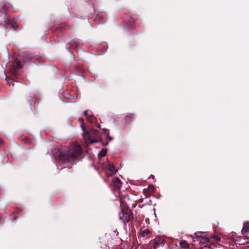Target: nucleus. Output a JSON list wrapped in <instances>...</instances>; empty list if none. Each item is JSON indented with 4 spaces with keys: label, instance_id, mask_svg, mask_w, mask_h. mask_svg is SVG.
<instances>
[{
    "label": "nucleus",
    "instance_id": "obj_1",
    "mask_svg": "<svg viewBox=\"0 0 249 249\" xmlns=\"http://www.w3.org/2000/svg\"><path fill=\"white\" fill-rule=\"evenodd\" d=\"M52 152L57 160L69 163L71 159L76 160L80 158L82 150L80 145L73 143L69 147L59 145L52 149Z\"/></svg>",
    "mask_w": 249,
    "mask_h": 249
},
{
    "label": "nucleus",
    "instance_id": "obj_2",
    "mask_svg": "<svg viewBox=\"0 0 249 249\" xmlns=\"http://www.w3.org/2000/svg\"><path fill=\"white\" fill-rule=\"evenodd\" d=\"M124 202L126 205V209H122L119 216L120 219L125 224L133 218V216L131 210L130 209L129 204L127 203L126 200H124Z\"/></svg>",
    "mask_w": 249,
    "mask_h": 249
},
{
    "label": "nucleus",
    "instance_id": "obj_3",
    "mask_svg": "<svg viewBox=\"0 0 249 249\" xmlns=\"http://www.w3.org/2000/svg\"><path fill=\"white\" fill-rule=\"evenodd\" d=\"M99 137V132L93 128L91 129L89 131L84 133V138L88 139L91 143L97 142H98V138Z\"/></svg>",
    "mask_w": 249,
    "mask_h": 249
},
{
    "label": "nucleus",
    "instance_id": "obj_4",
    "mask_svg": "<svg viewBox=\"0 0 249 249\" xmlns=\"http://www.w3.org/2000/svg\"><path fill=\"white\" fill-rule=\"evenodd\" d=\"M195 236L196 240H193L194 242L198 241L199 243L205 244L209 241V237L205 232L197 231L195 233Z\"/></svg>",
    "mask_w": 249,
    "mask_h": 249
},
{
    "label": "nucleus",
    "instance_id": "obj_5",
    "mask_svg": "<svg viewBox=\"0 0 249 249\" xmlns=\"http://www.w3.org/2000/svg\"><path fill=\"white\" fill-rule=\"evenodd\" d=\"M165 243V240L162 237L157 236L153 241V247L154 249H157L160 247H163Z\"/></svg>",
    "mask_w": 249,
    "mask_h": 249
},
{
    "label": "nucleus",
    "instance_id": "obj_6",
    "mask_svg": "<svg viewBox=\"0 0 249 249\" xmlns=\"http://www.w3.org/2000/svg\"><path fill=\"white\" fill-rule=\"evenodd\" d=\"M122 182L118 178H114L112 179L111 186L114 189L119 190L122 186Z\"/></svg>",
    "mask_w": 249,
    "mask_h": 249
},
{
    "label": "nucleus",
    "instance_id": "obj_7",
    "mask_svg": "<svg viewBox=\"0 0 249 249\" xmlns=\"http://www.w3.org/2000/svg\"><path fill=\"white\" fill-rule=\"evenodd\" d=\"M105 167L107 170L110 172V173L109 174V176H112L115 174L117 172V170L114 166L111 164L109 161H107L106 163Z\"/></svg>",
    "mask_w": 249,
    "mask_h": 249
},
{
    "label": "nucleus",
    "instance_id": "obj_8",
    "mask_svg": "<svg viewBox=\"0 0 249 249\" xmlns=\"http://www.w3.org/2000/svg\"><path fill=\"white\" fill-rule=\"evenodd\" d=\"M249 231V222H246L243 224L242 232L243 234H246Z\"/></svg>",
    "mask_w": 249,
    "mask_h": 249
},
{
    "label": "nucleus",
    "instance_id": "obj_9",
    "mask_svg": "<svg viewBox=\"0 0 249 249\" xmlns=\"http://www.w3.org/2000/svg\"><path fill=\"white\" fill-rule=\"evenodd\" d=\"M150 233V231L148 229H141L140 231V236L144 237L145 235H148Z\"/></svg>",
    "mask_w": 249,
    "mask_h": 249
},
{
    "label": "nucleus",
    "instance_id": "obj_10",
    "mask_svg": "<svg viewBox=\"0 0 249 249\" xmlns=\"http://www.w3.org/2000/svg\"><path fill=\"white\" fill-rule=\"evenodd\" d=\"M179 246L181 248L188 249L189 247V244L185 240H182L179 242Z\"/></svg>",
    "mask_w": 249,
    "mask_h": 249
},
{
    "label": "nucleus",
    "instance_id": "obj_11",
    "mask_svg": "<svg viewBox=\"0 0 249 249\" xmlns=\"http://www.w3.org/2000/svg\"><path fill=\"white\" fill-rule=\"evenodd\" d=\"M5 79L7 81V84L9 86H12L13 87L14 86V83H13V80L12 79L9 78H6Z\"/></svg>",
    "mask_w": 249,
    "mask_h": 249
},
{
    "label": "nucleus",
    "instance_id": "obj_12",
    "mask_svg": "<svg viewBox=\"0 0 249 249\" xmlns=\"http://www.w3.org/2000/svg\"><path fill=\"white\" fill-rule=\"evenodd\" d=\"M87 120L90 123H93L95 122V118L91 115H89L87 118Z\"/></svg>",
    "mask_w": 249,
    "mask_h": 249
},
{
    "label": "nucleus",
    "instance_id": "obj_13",
    "mask_svg": "<svg viewBox=\"0 0 249 249\" xmlns=\"http://www.w3.org/2000/svg\"><path fill=\"white\" fill-rule=\"evenodd\" d=\"M81 127L83 131V134L85 132H88L87 131H86V127H85V124H81Z\"/></svg>",
    "mask_w": 249,
    "mask_h": 249
},
{
    "label": "nucleus",
    "instance_id": "obj_14",
    "mask_svg": "<svg viewBox=\"0 0 249 249\" xmlns=\"http://www.w3.org/2000/svg\"><path fill=\"white\" fill-rule=\"evenodd\" d=\"M103 130L106 131V132H107V137L108 138V139H109L110 141L112 140V138L109 136V131H108V130L107 129H104Z\"/></svg>",
    "mask_w": 249,
    "mask_h": 249
},
{
    "label": "nucleus",
    "instance_id": "obj_15",
    "mask_svg": "<svg viewBox=\"0 0 249 249\" xmlns=\"http://www.w3.org/2000/svg\"><path fill=\"white\" fill-rule=\"evenodd\" d=\"M11 25L12 28H13L15 29H17V24L14 22H12Z\"/></svg>",
    "mask_w": 249,
    "mask_h": 249
},
{
    "label": "nucleus",
    "instance_id": "obj_16",
    "mask_svg": "<svg viewBox=\"0 0 249 249\" xmlns=\"http://www.w3.org/2000/svg\"><path fill=\"white\" fill-rule=\"evenodd\" d=\"M88 111L87 110L85 111L84 112V115L87 117V118H88V117H89V115L88 114Z\"/></svg>",
    "mask_w": 249,
    "mask_h": 249
},
{
    "label": "nucleus",
    "instance_id": "obj_17",
    "mask_svg": "<svg viewBox=\"0 0 249 249\" xmlns=\"http://www.w3.org/2000/svg\"><path fill=\"white\" fill-rule=\"evenodd\" d=\"M11 72H12L13 74L15 75V74H16L17 71H16V70H13V71L11 70Z\"/></svg>",
    "mask_w": 249,
    "mask_h": 249
},
{
    "label": "nucleus",
    "instance_id": "obj_18",
    "mask_svg": "<svg viewBox=\"0 0 249 249\" xmlns=\"http://www.w3.org/2000/svg\"><path fill=\"white\" fill-rule=\"evenodd\" d=\"M136 203H133V204H132V206L131 207H132V208H134V207H136Z\"/></svg>",
    "mask_w": 249,
    "mask_h": 249
},
{
    "label": "nucleus",
    "instance_id": "obj_19",
    "mask_svg": "<svg viewBox=\"0 0 249 249\" xmlns=\"http://www.w3.org/2000/svg\"><path fill=\"white\" fill-rule=\"evenodd\" d=\"M2 143H3L2 140L0 139V146H1L2 145Z\"/></svg>",
    "mask_w": 249,
    "mask_h": 249
},
{
    "label": "nucleus",
    "instance_id": "obj_20",
    "mask_svg": "<svg viewBox=\"0 0 249 249\" xmlns=\"http://www.w3.org/2000/svg\"><path fill=\"white\" fill-rule=\"evenodd\" d=\"M215 239H216V241H220V238L219 237H216L215 238Z\"/></svg>",
    "mask_w": 249,
    "mask_h": 249
},
{
    "label": "nucleus",
    "instance_id": "obj_21",
    "mask_svg": "<svg viewBox=\"0 0 249 249\" xmlns=\"http://www.w3.org/2000/svg\"><path fill=\"white\" fill-rule=\"evenodd\" d=\"M200 249H208L206 247H204L203 248H200Z\"/></svg>",
    "mask_w": 249,
    "mask_h": 249
},
{
    "label": "nucleus",
    "instance_id": "obj_22",
    "mask_svg": "<svg viewBox=\"0 0 249 249\" xmlns=\"http://www.w3.org/2000/svg\"><path fill=\"white\" fill-rule=\"evenodd\" d=\"M17 65H18V67H20V63L19 62H18L17 63Z\"/></svg>",
    "mask_w": 249,
    "mask_h": 249
},
{
    "label": "nucleus",
    "instance_id": "obj_23",
    "mask_svg": "<svg viewBox=\"0 0 249 249\" xmlns=\"http://www.w3.org/2000/svg\"><path fill=\"white\" fill-rule=\"evenodd\" d=\"M106 155V153H104L103 154V156H105Z\"/></svg>",
    "mask_w": 249,
    "mask_h": 249
},
{
    "label": "nucleus",
    "instance_id": "obj_24",
    "mask_svg": "<svg viewBox=\"0 0 249 249\" xmlns=\"http://www.w3.org/2000/svg\"><path fill=\"white\" fill-rule=\"evenodd\" d=\"M223 249H227V248H223Z\"/></svg>",
    "mask_w": 249,
    "mask_h": 249
}]
</instances>
